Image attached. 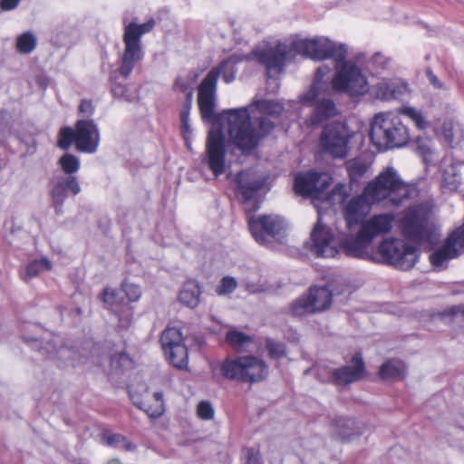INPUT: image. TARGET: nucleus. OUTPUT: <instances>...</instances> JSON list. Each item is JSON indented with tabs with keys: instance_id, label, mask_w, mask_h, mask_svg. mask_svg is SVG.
Returning a JSON list of instances; mask_svg holds the SVG:
<instances>
[{
	"instance_id": "obj_1",
	"label": "nucleus",
	"mask_w": 464,
	"mask_h": 464,
	"mask_svg": "<svg viewBox=\"0 0 464 464\" xmlns=\"http://www.w3.org/2000/svg\"><path fill=\"white\" fill-rule=\"evenodd\" d=\"M331 181V176L325 172L308 171L295 178V193L310 198L318 212L317 223L311 233L310 246V251L318 257H334L338 253L332 244L333 235L330 229L321 224V214L335 204L343 203L348 196L346 186L342 183L327 192Z\"/></svg>"
},
{
	"instance_id": "obj_2",
	"label": "nucleus",
	"mask_w": 464,
	"mask_h": 464,
	"mask_svg": "<svg viewBox=\"0 0 464 464\" xmlns=\"http://www.w3.org/2000/svg\"><path fill=\"white\" fill-rule=\"evenodd\" d=\"M252 107L271 116H279L284 111V105L280 102L261 99L253 101L248 106L224 110L218 114V121H227L229 141L242 153L251 152L275 128L274 122L265 115L252 121Z\"/></svg>"
},
{
	"instance_id": "obj_3",
	"label": "nucleus",
	"mask_w": 464,
	"mask_h": 464,
	"mask_svg": "<svg viewBox=\"0 0 464 464\" xmlns=\"http://www.w3.org/2000/svg\"><path fill=\"white\" fill-rule=\"evenodd\" d=\"M241 61L237 55H231L213 67L202 80L198 86V102L201 117L204 121H211L216 108L217 85L219 76L226 83L235 81L237 64Z\"/></svg>"
},
{
	"instance_id": "obj_4",
	"label": "nucleus",
	"mask_w": 464,
	"mask_h": 464,
	"mask_svg": "<svg viewBox=\"0 0 464 464\" xmlns=\"http://www.w3.org/2000/svg\"><path fill=\"white\" fill-rule=\"evenodd\" d=\"M363 189L370 202L387 200L392 206H400L415 193V188L403 182L392 167L386 168Z\"/></svg>"
},
{
	"instance_id": "obj_5",
	"label": "nucleus",
	"mask_w": 464,
	"mask_h": 464,
	"mask_svg": "<svg viewBox=\"0 0 464 464\" xmlns=\"http://www.w3.org/2000/svg\"><path fill=\"white\" fill-rule=\"evenodd\" d=\"M370 138L377 150L383 151L406 145L410 134L401 117L388 111L375 115L371 125Z\"/></svg>"
},
{
	"instance_id": "obj_6",
	"label": "nucleus",
	"mask_w": 464,
	"mask_h": 464,
	"mask_svg": "<svg viewBox=\"0 0 464 464\" xmlns=\"http://www.w3.org/2000/svg\"><path fill=\"white\" fill-rule=\"evenodd\" d=\"M124 24L123 44L124 50L121 56V64L118 69L119 73L127 79L134 67L144 56L141 46V37L150 33L155 26V21L150 19L144 24L134 22Z\"/></svg>"
},
{
	"instance_id": "obj_7",
	"label": "nucleus",
	"mask_w": 464,
	"mask_h": 464,
	"mask_svg": "<svg viewBox=\"0 0 464 464\" xmlns=\"http://www.w3.org/2000/svg\"><path fill=\"white\" fill-rule=\"evenodd\" d=\"M403 236L410 241L431 248L439 240L436 226L430 220L428 213L419 207L411 208L401 220Z\"/></svg>"
},
{
	"instance_id": "obj_8",
	"label": "nucleus",
	"mask_w": 464,
	"mask_h": 464,
	"mask_svg": "<svg viewBox=\"0 0 464 464\" xmlns=\"http://www.w3.org/2000/svg\"><path fill=\"white\" fill-rule=\"evenodd\" d=\"M219 369L224 378L242 382H258L268 375L266 362L254 356L227 358L220 363Z\"/></svg>"
},
{
	"instance_id": "obj_9",
	"label": "nucleus",
	"mask_w": 464,
	"mask_h": 464,
	"mask_svg": "<svg viewBox=\"0 0 464 464\" xmlns=\"http://www.w3.org/2000/svg\"><path fill=\"white\" fill-rule=\"evenodd\" d=\"M291 50L313 60L330 58L337 64L344 61L347 53L344 44L334 43L326 37H295L291 43Z\"/></svg>"
},
{
	"instance_id": "obj_10",
	"label": "nucleus",
	"mask_w": 464,
	"mask_h": 464,
	"mask_svg": "<svg viewBox=\"0 0 464 464\" xmlns=\"http://www.w3.org/2000/svg\"><path fill=\"white\" fill-rule=\"evenodd\" d=\"M299 102L303 106L312 107L307 118L310 126H318L338 114L335 102L324 93L320 81L313 82L309 90L299 96Z\"/></svg>"
},
{
	"instance_id": "obj_11",
	"label": "nucleus",
	"mask_w": 464,
	"mask_h": 464,
	"mask_svg": "<svg viewBox=\"0 0 464 464\" xmlns=\"http://www.w3.org/2000/svg\"><path fill=\"white\" fill-rule=\"evenodd\" d=\"M248 226L252 237L261 245L283 243L287 237V223L278 215L251 217L248 219Z\"/></svg>"
},
{
	"instance_id": "obj_12",
	"label": "nucleus",
	"mask_w": 464,
	"mask_h": 464,
	"mask_svg": "<svg viewBox=\"0 0 464 464\" xmlns=\"http://www.w3.org/2000/svg\"><path fill=\"white\" fill-rule=\"evenodd\" d=\"M378 252L384 263L401 270H410L419 260L418 249L403 239L390 237L382 240Z\"/></svg>"
},
{
	"instance_id": "obj_13",
	"label": "nucleus",
	"mask_w": 464,
	"mask_h": 464,
	"mask_svg": "<svg viewBox=\"0 0 464 464\" xmlns=\"http://www.w3.org/2000/svg\"><path fill=\"white\" fill-rule=\"evenodd\" d=\"M227 123V121H218L210 128L207 140L206 150L203 157V163H205L215 177H219L224 174L227 169V149H226V138L223 131L221 123Z\"/></svg>"
},
{
	"instance_id": "obj_14",
	"label": "nucleus",
	"mask_w": 464,
	"mask_h": 464,
	"mask_svg": "<svg viewBox=\"0 0 464 464\" xmlns=\"http://www.w3.org/2000/svg\"><path fill=\"white\" fill-rule=\"evenodd\" d=\"M353 133L342 121L325 126L320 135L322 150L334 159H344L349 154V143Z\"/></svg>"
},
{
	"instance_id": "obj_15",
	"label": "nucleus",
	"mask_w": 464,
	"mask_h": 464,
	"mask_svg": "<svg viewBox=\"0 0 464 464\" xmlns=\"http://www.w3.org/2000/svg\"><path fill=\"white\" fill-rule=\"evenodd\" d=\"M333 89L345 92L351 97L364 95L369 91L366 77L362 70L351 62H344L332 80Z\"/></svg>"
},
{
	"instance_id": "obj_16",
	"label": "nucleus",
	"mask_w": 464,
	"mask_h": 464,
	"mask_svg": "<svg viewBox=\"0 0 464 464\" xmlns=\"http://www.w3.org/2000/svg\"><path fill=\"white\" fill-rule=\"evenodd\" d=\"M251 55L267 71L280 72L287 56V46L278 43L276 45L264 44L253 49Z\"/></svg>"
},
{
	"instance_id": "obj_17",
	"label": "nucleus",
	"mask_w": 464,
	"mask_h": 464,
	"mask_svg": "<svg viewBox=\"0 0 464 464\" xmlns=\"http://www.w3.org/2000/svg\"><path fill=\"white\" fill-rule=\"evenodd\" d=\"M69 192L73 196L81 192V186L75 176H58L51 181L50 195L57 215L63 212V205Z\"/></svg>"
},
{
	"instance_id": "obj_18",
	"label": "nucleus",
	"mask_w": 464,
	"mask_h": 464,
	"mask_svg": "<svg viewBox=\"0 0 464 464\" xmlns=\"http://www.w3.org/2000/svg\"><path fill=\"white\" fill-rule=\"evenodd\" d=\"M464 252V225L456 228L448 237L445 245L430 256L434 266H441L449 259Z\"/></svg>"
},
{
	"instance_id": "obj_19",
	"label": "nucleus",
	"mask_w": 464,
	"mask_h": 464,
	"mask_svg": "<svg viewBox=\"0 0 464 464\" xmlns=\"http://www.w3.org/2000/svg\"><path fill=\"white\" fill-rule=\"evenodd\" d=\"M142 394H138L132 388L130 389V396L134 405L144 411L150 417L158 418L164 412L163 394L160 392H155L152 394L149 392L145 384L141 385Z\"/></svg>"
},
{
	"instance_id": "obj_20",
	"label": "nucleus",
	"mask_w": 464,
	"mask_h": 464,
	"mask_svg": "<svg viewBox=\"0 0 464 464\" xmlns=\"http://www.w3.org/2000/svg\"><path fill=\"white\" fill-rule=\"evenodd\" d=\"M368 197L364 195V190L361 195L353 197L343 206V214L347 227L351 228L353 226L361 225L366 219L365 218L371 211L372 205Z\"/></svg>"
},
{
	"instance_id": "obj_21",
	"label": "nucleus",
	"mask_w": 464,
	"mask_h": 464,
	"mask_svg": "<svg viewBox=\"0 0 464 464\" xmlns=\"http://www.w3.org/2000/svg\"><path fill=\"white\" fill-rule=\"evenodd\" d=\"M75 128L77 150L85 153L95 152L100 141L97 125L92 121L80 120Z\"/></svg>"
},
{
	"instance_id": "obj_22",
	"label": "nucleus",
	"mask_w": 464,
	"mask_h": 464,
	"mask_svg": "<svg viewBox=\"0 0 464 464\" xmlns=\"http://www.w3.org/2000/svg\"><path fill=\"white\" fill-rule=\"evenodd\" d=\"M372 241L371 237L360 227L356 236L343 238L340 246L349 256L370 259L372 255Z\"/></svg>"
},
{
	"instance_id": "obj_23",
	"label": "nucleus",
	"mask_w": 464,
	"mask_h": 464,
	"mask_svg": "<svg viewBox=\"0 0 464 464\" xmlns=\"http://www.w3.org/2000/svg\"><path fill=\"white\" fill-rule=\"evenodd\" d=\"M365 371L364 362L360 353H355L351 361V365H345L334 369L326 380L336 384H350L361 380Z\"/></svg>"
},
{
	"instance_id": "obj_24",
	"label": "nucleus",
	"mask_w": 464,
	"mask_h": 464,
	"mask_svg": "<svg viewBox=\"0 0 464 464\" xmlns=\"http://www.w3.org/2000/svg\"><path fill=\"white\" fill-rule=\"evenodd\" d=\"M440 169L443 188L456 191L462 180L464 163L447 156L441 160Z\"/></svg>"
},
{
	"instance_id": "obj_25",
	"label": "nucleus",
	"mask_w": 464,
	"mask_h": 464,
	"mask_svg": "<svg viewBox=\"0 0 464 464\" xmlns=\"http://www.w3.org/2000/svg\"><path fill=\"white\" fill-rule=\"evenodd\" d=\"M395 221L393 213L374 214L362 223L361 227L373 240L379 236L388 234L392 231Z\"/></svg>"
},
{
	"instance_id": "obj_26",
	"label": "nucleus",
	"mask_w": 464,
	"mask_h": 464,
	"mask_svg": "<svg viewBox=\"0 0 464 464\" xmlns=\"http://www.w3.org/2000/svg\"><path fill=\"white\" fill-rule=\"evenodd\" d=\"M265 183L266 178L252 170L241 171L237 176V189L245 200L253 198Z\"/></svg>"
},
{
	"instance_id": "obj_27",
	"label": "nucleus",
	"mask_w": 464,
	"mask_h": 464,
	"mask_svg": "<svg viewBox=\"0 0 464 464\" xmlns=\"http://www.w3.org/2000/svg\"><path fill=\"white\" fill-rule=\"evenodd\" d=\"M307 295L314 313L322 312L331 305L333 294L328 286L310 287Z\"/></svg>"
},
{
	"instance_id": "obj_28",
	"label": "nucleus",
	"mask_w": 464,
	"mask_h": 464,
	"mask_svg": "<svg viewBox=\"0 0 464 464\" xmlns=\"http://www.w3.org/2000/svg\"><path fill=\"white\" fill-rule=\"evenodd\" d=\"M51 268L52 263L48 258L44 257L39 260H33L19 270V276L23 281L28 282L37 276L42 271H49Z\"/></svg>"
},
{
	"instance_id": "obj_29",
	"label": "nucleus",
	"mask_w": 464,
	"mask_h": 464,
	"mask_svg": "<svg viewBox=\"0 0 464 464\" xmlns=\"http://www.w3.org/2000/svg\"><path fill=\"white\" fill-rule=\"evenodd\" d=\"M200 290L196 282H186L179 294V300L189 308H195L199 303Z\"/></svg>"
},
{
	"instance_id": "obj_30",
	"label": "nucleus",
	"mask_w": 464,
	"mask_h": 464,
	"mask_svg": "<svg viewBox=\"0 0 464 464\" xmlns=\"http://www.w3.org/2000/svg\"><path fill=\"white\" fill-rule=\"evenodd\" d=\"M163 351L174 367L183 369L188 365V349L184 343Z\"/></svg>"
},
{
	"instance_id": "obj_31",
	"label": "nucleus",
	"mask_w": 464,
	"mask_h": 464,
	"mask_svg": "<svg viewBox=\"0 0 464 464\" xmlns=\"http://www.w3.org/2000/svg\"><path fill=\"white\" fill-rule=\"evenodd\" d=\"M406 91V86L396 88L393 83L382 80L375 85V95L379 99H398Z\"/></svg>"
},
{
	"instance_id": "obj_32",
	"label": "nucleus",
	"mask_w": 464,
	"mask_h": 464,
	"mask_svg": "<svg viewBox=\"0 0 464 464\" xmlns=\"http://www.w3.org/2000/svg\"><path fill=\"white\" fill-rule=\"evenodd\" d=\"M442 135L450 147L458 145L464 138V132L460 125L451 121L443 123Z\"/></svg>"
},
{
	"instance_id": "obj_33",
	"label": "nucleus",
	"mask_w": 464,
	"mask_h": 464,
	"mask_svg": "<svg viewBox=\"0 0 464 464\" xmlns=\"http://www.w3.org/2000/svg\"><path fill=\"white\" fill-rule=\"evenodd\" d=\"M39 352L45 357L50 359H58V360H69L72 359L74 361V358L72 356L74 354V352L68 347H60L58 350L55 347V344L53 342H47L44 346H39Z\"/></svg>"
},
{
	"instance_id": "obj_34",
	"label": "nucleus",
	"mask_w": 464,
	"mask_h": 464,
	"mask_svg": "<svg viewBox=\"0 0 464 464\" xmlns=\"http://www.w3.org/2000/svg\"><path fill=\"white\" fill-rule=\"evenodd\" d=\"M102 440L109 447L122 449L126 451H132L136 448L125 436L119 433H112L109 430L102 432Z\"/></svg>"
},
{
	"instance_id": "obj_35",
	"label": "nucleus",
	"mask_w": 464,
	"mask_h": 464,
	"mask_svg": "<svg viewBox=\"0 0 464 464\" xmlns=\"http://www.w3.org/2000/svg\"><path fill=\"white\" fill-rule=\"evenodd\" d=\"M405 366L401 361L391 360L380 369V376L385 380H398L404 374Z\"/></svg>"
},
{
	"instance_id": "obj_36",
	"label": "nucleus",
	"mask_w": 464,
	"mask_h": 464,
	"mask_svg": "<svg viewBox=\"0 0 464 464\" xmlns=\"http://www.w3.org/2000/svg\"><path fill=\"white\" fill-rule=\"evenodd\" d=\"M351 181H358L367 171L369 165L362 158H354L345 163Z\"/></svg>"
},
{
	"instance_id": "obj_37",
	"label": "nucleus",
	"mask_w": 464,
	"mask_h": 464,
	"mask_svg": "<svg viewBox=\"0 0 464 464\" xmlns=\"http://www.w3.org/2000/svg\"><path fill=\"white\" fill-rule=\"evenodd\" d=\"M290 313L298 317L314 314L307 294L301 295L290 304Z\"/></svg>"
},
{
	"instance_id": "obj_38",
	"label": "nucleus",
	"mask_w": 464,
	"mask_h": 464,
	"mask_svg": "<svg viewBox=\"0 0 464 464\" xmlns=\"http://www.w3.org/2000/svg\"><path fill=\"white\" fill-rule=\"evenodd\" d=\"M160 343L163 350L184 343L180 330L176 327H168L161 334Z\"/></svg>"
},
{
	"instance_id": "obj_39",
	"label": "nucleus",
	"mask_w": 464,
	"mask_h": 464,
	"mask_svg": "<svg viewBox=\"0 0 464 464\" xmlns=\"http://www.w3.org/2000/svg\"><path fill=\"white\" fill-rule=\"evenodd\" d=\"M335 431L342 439H349L352 435L356 434L353 431L354 420L345 417H337L333 420Z\"/></svg>"
},
{
	"instance_id": "obj_40",
	"label": "nucleus",
	"mask_w": 464,
	"mask_h": 464,
	"mask_svg": "<svg viewBox=\"0 0 464 464\" xmlns=\"http://www.w3.org/2000/svg\"><path fill=\"white\" fill-rule=\"evenodd\" d=\"M58 163L67 176H73L80 169L79 159L71 153L63 155Z\"/></svg>"
},
{
	"instance_id": "obj_41",
	"label": "nucleus",
	"mask_w": 464,
	"mask_h": 464,
	"mask_svg": "<svg viewBox=\"0 0 464 464\" xmlns=\"http://www.w3.org/2000/svg\"><path fill=\"white\" fill-rule=\"evenodd\" d=\"M35 46L36 38L30 32L24 33L17 38L16 48L19 53H29L34 50Z\"/></svg>"
},
{
	"instance_id": "obj_42",
	"label": "nucleus",
	"mask_w": 464,
	"mask_h": 464,
	"mask_svg": "<svg viewBox=\"0 0 464 464\" xmlns=\"http://www.w3.org/2000/svg\"><path fill=\"white\" fill-rule=\"evenodd\" d=\"M415 150L423 158L425 163H431L434 160V151L430 140L418 138Z\"/></svg>"
},
{
	"instance_id": "obj_43",
	"label": "nucleus",
	"mask_w": 464,
	"mask_h": 464,
	"mask_svg": "<svg viewBox=\"0 0 464 464\" xmlns=\"http://www.w3.org/2000/svg\"><path fill=\"white\" fill-rule=\"evenodd\" d=\"M76 143V129L73 130L71 127H64L60 130L58 146L67 150L72 144Z\"/></svg>"
},
{
	"instance_id": "obj_44",
	"label": "nucleus",
	"mask_w": 464,
	"mask_h": 464,
	"mask_svg": "<svg viewBox=\"0 0 464 464\" xmlns=\"http://www.w3.org/2000/svg\"><path fill=\"white\" fill-rule=\"evenodd\" d=\"M400 112L410 118L419 129H425L428 125L421 112L412 107H401Z\"/></svg>"
},
{
	"instance_id": "obj_45",
	"label": "nucleus",
	"mask_w": 464,
	"mask_h": 464,
	"mask_svg": "<svg viewBox=\"0 0 464 464\" xmlns=\"http://www.w3.org/2000/svg\"><path fill=\"white\" fill-rule=\"evenodd\" d=\"M266 347L272 359H280L285 356V347L282 343L276 342L273 339H267L266 342Z\"/></svg>"
},
{
	"instance_id": "obj_46",
	"label": "nucleus",
	"mask_w": 464,
	"mask_h": 464,
	"mask_svg": "<svg viewBox=\"0 0 464 464\" xmlns=\"http://www.w3.org/2000/svg\"><path fill=\"white\" fill-rule=\"evenodd\" d=\"M237 286V280L232 276H224L219 285L216 289V293L218 295H228L233 293Z\"/></svg>"
},
{
	"instance_id": "obj_47",
	"label": "nucleus",
	"mask_w": 464,
	"mask_h": 464,
	"mask_svg": "<svg viewBox=\"0 0 464 464\" xmlns=\"http://www.w3.org/2000/svg\"><path fill=\"white\" fill-rule=\"evenodd\" d=\"M111 367L114 371L126 368L130 365L131 362L128 354L123 352L117 353L110 357Z\"/></svg>"
},
{
	"instance_id": "obj_48",
	"label": "nucleus",
	"mask_w": 464,
	"mask_h": 464,
	"mask_svg": "<svg viewBox=\"0 0 464 464\" xmlns=\"http://www.w3.org/2000/svg\"><path fill=\"white\" fill-rule=\"evenodd\" d=\"M111 92L112 95L118 99H122L127 102H131L134 99L133 95L128 93L124 84L119 83L114 80H111Z\"/></svg>"
},
{
	"instance_id": "obj_49",
	"label": "nucleus",
	"mask_w": 464,
	"mask_h": 464,
	"mask_svg": "<svg viewBox=\"0 0 464 464\" xmlns=\"http://www.w3.org/2000/svg\"><path fill=\"white\" fill-rule=\"evenodd\" d=\"M118 328L127 330L131 325L133 312L130 307L122 309L118 314Z\"/></svg>"
},
{
	"instance_id": "obj_50",
	"label": "nucleus",
	"mask_w": 464,
	"mask_h": 464,
	"mask_svg": "<svg viewBox=\"0 0 464 464\" xmlns=\"http://www.w3.org/2000/svg\"><path fill=\"white\" fill-rule=\"evenodd\" d=\"M197 414L201 420H212L214 417V409L211 403L207 401H200L197 406Z\"/></svg>"
},
{
	"instance_id": "obj_51",
	"label": "nucleus",
	"mask_w": 464,
	"mask_h": 464,
	"mask_svg": "<svg viewBox=\"0 0 464 464\" xmlns=\"http://www.w3.org/2000/svg\"><path fill=\"white\" fill-rule=\"evenodd\" d=\"M226 340L232 345H243L250 341L249 336L236 330H231L227 334Z\"/></svg>"
},
{
	"instance_id": "obj_52",
	"label": "nucleus",
	"mask_w": 464,
	"mask_h": 464,
	"mask_svg": "<svg viewBox=\"0 0 464 464\" xmlns=\"http://www.w3.org/2000/svg\"><path fill=\"white\" fill-rule=\"evenodd\" d=\"M122 289L127 296V298L131 302H136L140 299L141 295V291L139 285L124 282L122 284Z\"/></svg>"
},
{
	"instance_id": "obj_53",
	"label": "nucleus",
	"mask_w": 464,
	"mask_h": 464,
	"mask_svg": "<svg viewBox=\"0 0 464 464\" xmlns=\"http://www.w3.org/2000/svg\"><path fill=\"white\" fill-rule=\"evenodd\" d=\"M389 63H390V59L385 57L381 53H376L372 57V64L376 69H386L387 66L389 65Z\"/></svg>"
},
{
	"instance_id": "obj_54",
	"label": "nucleus",
	"mask_w": 464,
	"mask_h": 464,
	"mask_svg": "<svg viewBox=\"0 0 464 464\" xmlns=\"http://www.w3.org/2000/svg\"><path fill=\"white\" fill-rule=\"evenodd\" d=\"M94 107L90 100H82L79 105V112L83 116L89 117L92 115Z\"/></svg>"
},
{
	"instance_id": "obj_55",
	"label": "nucleus",
	"mask_w": 464,
	"mask_h": 464,
	"mask_svg": "<svg viewBox=\"0 0 464 464\" xmlns=\"http://www.w3.org/2000/svg\"><path fill=\"white\" fill-rule=\"evenodd\" d=\"M174 87L176 90H179L184 93H188L189 91H192L190 88V84L181 77H178L175 81Z\"/></svg>"
},
{
	"instance_id": "obj_56",
	"label": "nucleus",
	"mask_w": 464,
	"mask_h": 464,
	"mask_svg": "<svg viewBox=\"0 0 464 464\" xmlns=\"http://www.w3.org/2000/svg\"><path fill=\"white\" fill-rule=\"evenodd\" d=\"M116 298V293L110 289H104L102 294L101 295V299L103 303L108 304H112Z\"/></svg>"
},
{
	"instance_id": "obj_57",
	"label": "nucleus",
	"mask_w": 464,
	"mask_h": 464,
	"mask_svg": "<svg viewBox=\"0 0 464 464\" xmlns=\"http://www.w3.org/2000/svg\"><path fill=\"white\" fill-rule=\"evenodd\" d=\"M21 0H1L0 8L3 11H11L18 6Z\"/></svg>"
},
{
	"instance_id": "obj_58",
	"label": "nucleus",
	"mask_w": 464,
	"mask_h": 464,
	"mask_svg": "<svg viewBox=\"0 0 464 464\" xmlns=\"http://www.w3.org/2000/svg\"><path fill=\"white\" fill-rule=\"evenodd\" d=\"M246 464H262L259 460L258 453L255 449L247 450Z\"/></svg>"
},
{
	"instance_id": "obj_59",
	"label": "nucleus",
	"mask_w": 464,
	"mask_h": 464,
	"mask_svg": "<svg viewBox=\"0 0 464 464\" xmlns=\"http://www.w3.org/2000/svg\"><path fill=\"white\" fill-rule=\"evenodd\" d=\"M329 69L327 67H319L316 70L315 77L313 82L316 81H320L322 82V89L324 88V82H323V77L328 72Z\"/></svg>"
},
{
	"instance_id": "obj_60",
	"label": "nucleus",
	"mask_w": 464,
	"mask_h": 464,
	"mask_svg": "<svg viewBox=\"0 0 464 464\" xmlns=\"http://www.w3.org/2000/svg\"><path fill=\"white\" fill-rule=\"evenodd\" d=\"M427 75L431 84L437 88H442V84L430 70L427 71Z\"/></svg>"
},
{
	"instance_id": "obj_61",
	"label": "nucleus",
	"mask_w": 464,
	"mask_h": 464,
	"mask_svg": "<svg viewBox=\"0 0 464 464\" xmlns=\"http://www.w3.org/2000/svg\"><path fill=\"white\" fill-rule=\"evenodd\" d=\"M92 354H91L92 362L101 365L102 361L100 359L95 358L96 354L100 351V346L92 344Z\"/></svg>"
},
{
	"instance_id": "obj_62",
	"label": "nucleus",
	"mask_w": 464,
	"mask_h": 464,
	"mask_svg": "<svg viewBox=\"0 0 464 464\" xmlns=\"http://www.w3.org/2000/svg\"><path fill=\"white\" fill-rule=\"evenodd\" d=\"M192 97H193V92L189 91L186 94V101H185V103H184V107H185L184 111H189L190 110L191 104H192Z\"/></svg>"
},
{
	"instance_id": "obj_63",
	"label": "nucleus",
	"mask_w": 464,
	"mask_h": 464,
	"mask_svg": "<svg viewBox=\"0 0 464 464\" xmlns=\"http://www.w3.org/2000/svg\"><path fill=\"white\" fill-rule=\"evenodd\" d=\"M182 128H183V131H184V138H185V140H188V137L192 133V130H191V128L189 126L188 121H187V124H182Z\"/></svg>"
},
{
	"instance_id": "obj_64",
	"label": "nucleus",
	"mask_w": 464,
	"mask_h": 464,
	"mask_svg": "<svg viewBox=\"0 0 464 464\" xmlns=\"http://www.w3.org/2000/svg\"><path fill=\"white\" fill-rule=\"evenodd\" d=\"M180 119L182 124H187V121H188V111H182L180 113Z\"/></svg>"
}]
</instances>
